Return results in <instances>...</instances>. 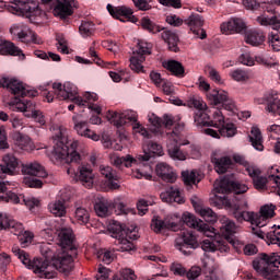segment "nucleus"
<instances>
[{
    "label": "nucleus",
    "mask_w": 280,
    "mask_h": 280,
    "mask_svg": "<svg viewBox=\"0 0 280 280\" xmlns=\"http://www.w3.org/2000/svg\"><path fill=\"white\" fill-rule=\"evenodd\" d=\"M74 240L75 235H73V230L70 228H61L58 231L61 253L54 255V250L49 247V244L40 246V253L45 258L32 260L30 254L19 247H13L12 253L28 270H33L35 275H39V277H44V279H54L56 275H58L56 270L63 275H69V272L73 270V256H71L70 253L75 250V248H73Z\"/></svg>",
    "instance_id": "nucleus-1"
},
{
    "label": "nucleus",
    "mask_w": 280,
    "mask_h": 280,
    "mask_svg": "<svg viewBox=\"0 0 280 280\" xmlns=\"http://www.w3.org/2000/svg\"><path fill=\"white\" fill-rule=\"evenodd\" d=\"M234 174H231V177L226 175L220 182L214 183V198L212 199V205L218 209H226L231 211L234 215L236 222H250L253 226H258L261 229L266 226V223L270 218H275V206L265 205L260 208L259 213L247 211L248 203L246 201L237 199L235 196H242L248 191V186L233 179ZM233 198H229L225 194H233Z\"/></svg>",
    "instance_id": "nucleus-2"
},
{
    "label": "nucleus",
    "mask_w": 280,
    "mask_h": 280,
    "mask_svg": "<svg viewBox=\"0 0 280 280\" xmlns=\"http://www.w3.org/2000/svg\"><path fill=\"white\" fill-rule=\"evenodd\" d=\"M54 151L52 156L68 164L67 174L75 183H81L88 189L93 187L95 175L91 165L82 163V156L75 151L77 144L71 142L67 136V129L58 128L52 136Z\"/></svg>",
    "instance_id": "nucleus-3"
},
{
    "label": "nucleus",
    "mask_w": 280,
    "mask_h": 280,
    "mask_svg": "<svg viewBox=\"0 0 280 280\" xmlns=\"http://www.w3.org/2000/svg\"><path fill=\"white\" fill-rule=\"evenodd\" d=\"M189 106L197 109L194 117L195 124L197 126L208 127L205 129V132L209 137H213V139H220V137L231 138L237 135V127H235V124L225 120L222 112H214L213 120H209V114L205 112L207 104H205L202 100L191 98L189 101Z\"/></svg>",
    "instance_id": "nucleus-4"
},
{
    "label": "nucleus",
    "mask_w": 280,
    "mask_h": 280,
    "mask_svg": "<svg viewBox=\"0 0 280 280\" xmlns=\"http://www.w3.org/2000/svg\"><path fill=\"white\" fill-rule=\"evenodd\" d=\"M0 86L8 89L16 100V106L19 110L24 113L25 117L31 115V113H36V104L32 100H22L23 97H36L38 95L37 91L27 90L23 82L16 79H10L8 77L0 78ZM22 97V98H21Z\"/></svg>",
    "instance_id": "nucleus-5"
},
{
    "label": "nucleus",
    "mask_w": 280,
    "mask_h": 280,
    "mask_svg": "<svg viewBox=\"0 0 280 280\" xmlns=\"http://www.w3.org/2000/svg\"><path fill=\"white\" fill-rule=\"evenodd\" d=\"M280 256L277 254H261L253 260V268L261 275L265 280H280Z\"/></svg>",
    "instance_id": "nucleus-6"
},
{
    "label": "nucleus",
    "mask_w": 280,
    "mask_h": 280,
    "mask_svg": "<svg viewBox=\"0 0 280 280\" xmlns=\"http://www.w3.org/2000/svg\"><path fill=\"white\" fill-rule=\"evenodd\" d=\"M108 119L114 126H116V128L132 126L133 130L144 137V139L152 138V132L148 131L145 127L139 124L137 112L135 110H126L122 113L109 112Z\"/></svg>",
    "instance_id": "nucleus-7"
},
{
    "label": "nucleus",
    "mask_w": 280,
    "mask_h": 280,
    "mask_svg": "<svg viewBox=\"0 0 280 280\" xmlns=\"http://www.w3.org/2000/svg\"><path fill=\"white\" fill-rule=\"evenodd\" d=\"M12 4L0 0V8H5L11 14L15 16H25V19H32V16H40L43 9L36 1L32 0H13Z\"/></svg>",
    "instance_id": "nucleus-8"
},
{
    "label": "nucleus",
    "mask_w": 280,
    "mask_h": 280,
    "mask_svg": "<svg viewBox=\"0 0 280 280\" xmlns=\"http://www.w3.org/2000/svg\"><path fill=\"white\" fill-rule=\"evenodd\" d=\"M108 231L112 233V237H115L118 250H121V253L135 250V244L130 240H137V235L126 229V225L113 220L109 222Z\"/></svg>",
    "instance_id": "nucleus-9"
},
{
    "label": "nucleus",
    "mask_w": 280,
    "mask_h": 280,
    "mask_svg": "<svg viewBox=\"0 0 280 280\" xmlns=\"http://www.w3.org/2000/svg\"><path fill=\"white\" fill-rule=\"evenodd\" d=\"M183 130H185V124L177 122L172 132H167L168 139L173 140L167 144L168 156L175 161H185L187 159V152L180 149V145H189V141L180 137Z\"/></svg>",
    "instance_id": "nucleus-10"
},
{
    "label": "nucleus",
    "mask_w": 280,
    "mask_h": 280,
    "mask_svg": "<svg viewBox=\"0 0 280 280\" xmlns=\"http://www.w3.org/2000/svg\"><path fill=\"white\" fill-rule=\"evenodd\" d=\"M22 173L26 176L23 179L26 187L34 189H40L43 187V180L38 178H47V171L38 162H31L22 166Z\"/></svg>",
    "instance_id": "nucleus-11"
},
{
    "label": "nucleus",
    "mask_w": 280,
    "mask_h": 280,
    "mask_svg": "<svg viewBox=\"0 0 280 280\" xmlns=\"http://www.w3.org/2000/svg\"><path fill=\"white\" fill-rule=\"evenodd\" d=\"M52 91H55L57 100H70L77 106H86V101L82 96H78V86L71 82H66L63 85L54 83Z\"/></svg>",
    "instance_id": "nucleus-12"
},
{
    "label": "nucleus",
    "mask_w": 280,
    "mask_h": 280,
    "mask_svg": "<svg viewBox=\"0 0 280 280\" xmlns=\"http://www.w3.org/2000/svg\"><path fill=\"white\" fill-rule=\"evenodd\" d=\"M44 5H50L54 16L69 19L73 15V8H78L75 0H40Z\"/></svg>",
    "instance_id": "nucleus-13"
},
{
    "label": "nucleus",
    "mask_w": 280,
    "mask_h": 280,
    "mask_svg": "<svg viewBox=\"0 0 280 280\" xmlns=\"http://www.w3.org/2000/svg\"><path fill=\"white\" fill-rule=\"evenodd\" d=\"M261 104L266 105V110L272 113L273 115L280 116V100L277 94H265ZM270 139H279L280 126L271 125L267 128Z\"/></svg>",
    "instance_id": "nucleus-14"
},
{
    "label": "nucleus",
    "mask_w": 280,
    "mask_h": 280,
    "mask_svg": "<svg viewBox=\"0 0 280 280\" xmlns=\"http://www.w3.org/2000/svg\"><path fill=\"white\" fill-rule=\"evenodd\" d=\"M152 54V44L143 40H139L133 56L130 58V69L136 73H143V62H145V56Z\"/></svg>",
    "instance_id": "nucleus-15"
},
{
    "label": "nucleus",
    "mask_w": 280,
    "mask_h": 280,
    "mask_svg": "<svg viewBox=\"0 0 280 280\" xmlns=\"http://www.w3.org/2000/svg\"><path fill=\"white\" fill-rule=\"evenodd\" d=\"M200 246L198 243V237L194 234V232L184 231L175 238V248L180 250L183 255L189 256L192 250H196Z\"/></svg>",
    "instance_id": "nucleus-16"
},
{
    "label": "nucleus",
    "mask_w": 280,
    "mask_h": 280,
    "mask_svg": "<svg viewBox=\"0 0 280 280\" xmlns=\"http://www.w3.org/2000/svg\"><path fill=\"white\" fill-rule=\"evenodd\" d=\"M10 34H12L14 38L21 40V43H34V45H40V43H43L34 31L24 25H12L10 28Z\"/></svg>",
    "instance_id": "nucleus-17"
},
{
    "label": "nucleus",
    "mask_w": 280,
    "mask_h": 280,
    "mask_svg": "<svg viewBox=\"0 0 280 280\" xmlns=\"http://www.w3.org/2000/svg\"><path fill=\"white\" fill-rule=\"evenodd\" d=\"M107 11L113 19L121 21V23H137V19L132 15L135 12L128 7H114L113 4H107Z\"/></svg>",
    "instance_id": "nucleus-18"
},
{
    "label": "nucleus",
    "mask_w": 280,
    "mask_h": 280,
    "mask_svg": "<svg viewBox=\"0 0 280 280\" xmlns=\"http://www.w3.org/2000/svg\"><path fill=\"white\" fill-rule=\"evenodd\" d=\"M184 23L190 27L192 34H195L197 38H200L201 40L207 38V31L202 28V25H205V19L202 15L192 13L184 21Z\"/></svg>",
    "instance_id": "nucleus-19"
},
{
    "label": "nucleus",
    "mask_w": 280,
    "mask_h": 280,
    "mask_svg": "<svg viewBox=\"0 0 280 280\" xmlns=\"http://www.w3.org/2000/svg\"><path fill=\"white\" fill-rule=\"evenodd\" d=\"M182 221L186 226H189V229H195L196 231H199L200 233H203L207 237L211 235V228L205 221L198 219L196 215L185 212L182 217Z\"/></svg>",
    "instance_id": "nucleus-20"
},
{
    "label": "nucleus",
    "mask_w": 280,
    "mask_h": 280,
    "mask_svg": "<svg viewBox=\"0 0 280 280\" xmlns=\"http://www.w3.org/2000/svg\"><path fill=\"white\" fill-rule=\"evenodd\" d=\"M71 200V194L67 190L60 191V197L51 205H49L50 213L56 218H65L67 215V202Z\"/></svg>",
    "instance_id": "nucleus-21"
},
{
    "label": "nucleus",
    "mask_w": 280,
    "mask_h": 280,
    "mask_svg": "<svg viewBox=\"0 0 280 280\" xmlns=\"http://www.w3.org/2000/svg\"><path fill=\"white\" fill-rule=\"evenodd\" d=\"M222 34H246V22L241 18H232L221 24Z\"/></svg>",
    "instance_id": "nucleus-22"
},
{
    "label": "nucleus",
    "mask_w": 280,
    "mask_h": 280,
    "mask_svg": "<svg viewBox=\"0 0 280 280\" xmlns=\"http://www.w3.org/2000/svg\"><path fill=\"white\" fill-rule=\"evenodd\" d=\"M208 101L211 106L228 107L231 108V100H229V93L224 90H212L207 94Z\"/></svg>",
    "instance_id": "nucleus-23"
},
{
    "label": "nucleus",
    "mask_w": 280,
    "mask_h": 280,
    "mask_svg": "<svg viewBox=\"0 0 280 280\" xmlns=\"http://www.w3.org/2000/svg\"><path fill=\"white\" fill-rule=\"evenodd\" d=\"M16 170H19V159H16L13 153L4 154L0 164V172H2V174H8L9 176H14Z\"/></svg>",
    "instance_id": "nucleus-24"
},
{
    "label": "nucleus",
    "mask_w": 280,
    "mask_h": 280,
    "mask_svg": "<svg viewBox=\"0 0 280 280\" xmlns=\"http://www.w3.org/2000/svg\"><path fill=\"white\" fill-rule=\"evenodd\" d=\"M160 198L162 202H167L172 205V202H176L177 205H184L185 197L183 196V191L177 186H171L164 192H161Z\"/></svg>",
    "instance_id": "nucleus-25"
},
{
    "label": "nucleus",
    "mask_w": 280,
    "mask_h": 280,
    "mask_svg": "<svg viewBox=\"0 0 280 280\" xmlns=\"http://www.w3.org/2000/svg\"><path fill=\"white\" fill-rule=\"evenodd\" d=\"M246 173L253 178L254 187L258 191H266L268 189V178L260 176L261 171L256 166H247Z\"/></svg>",
    "instance_id": "nucleus-26"
},
{
    "label": "nucleus",
    "mask_w": 280,
    "mask_h": 280,
    "mask_svg": "<svg viewBox=\"0 0 280 280\" xmlns=\"http://www.w3.org/2000/svg\"><path fill=\"white\" fill-rule=\"evenodd\" d=\"M72 121L74 124V130L80 137L92 139V141H100V135L89 128V122L79 120L78 116H73Z\"/></svg>",
    "instance_id": "nucleus-27"
},
{
    "label": "nucleus",
    "mask_w": 280,
    "mask_h": 280,
    "mask_svg": "<svg viewBox=\"0 0 280 280\" xmlns=\"http://www.w3.org/2000/svg\"><path fill=\"white\" fill-rule=\"evenodd\" d=\"M0 56H18L19 60H25V54L14 43L0 37Z\"/></svg>",
    "instance_id": "nucleus-28"
},
{
    "label": "nucleus",
    "mask_w": 280,
    "mask_h": 280,
    "mask_svg": "<svg viewBox=\"0 0 280 280\" xmlns=\"http://www.w3.org/2000/svg\"><path fill=\"white\" fill-rule=\"evenodd\" d=\"M151 229L154 233H161V231H180V224L172 222L167 219L161 220L159 217L153 218L151 221Z\"/></svg>",
    "instance_id": "nucleus-29"
},
{
    "label": "nucleus",
    "mask_w": 280,
    "mask_h": 280,
    "mask_svg": "<svg viewBox=\"0 0 280 280\" xmlns=\"http://www.w3.org/2000/svg\"><path fill=\"white\" fill-rule=\"evenodd\" d=\"M100 172L107 180L109 189H119V175L117 171L113 170V166H100Z\"/></svg>",
    "instance_id": "nucleus-30"
},
{
    "label": "nucleus",
    "mask_w": 280,
    "mask_h": 280,
    "mask_svg": "<svg viewBox=\"0 0 280 280\" xmlns=\"http://www.w3.org/2000/svg\"><path fill=\"white\" fill-rule=\"evenodd\" d=\"M10 185H12V183L8 180H0V194H5L7 191L5 195L0 196V202H13V205H19L21 199L19 195L10 191Z\"/></svg>",
    "instance_id": "nucleus-31"
},
{
    "label": "nucleus",
    "mask_w": 280,
    "mask_h": 280,
    "mask_svg": "<svg viewBox=\"0 0 280 280\" xmlns=\"http://www.w3.org/2000/svg\"><path fill=\"white\" fill-rule=\"evenodd\" d=\"M156 175L164 180V183H175L176 173L174 168L167 165V163L161 162L155 167Z\"/></svg>",
    "instance_id": "nucleus-32"
},
{
    "label": "nucleus",
    "mask_w": 280,
    "mask_h": 280,
    "mask_svg": "<svg viewBox=\"0 0 280 280\" xmlns=\"http://www.w3.org/2000/svg\"><path fill=\"white\" fill-rule=\"evenodd\" d=\"M221 234L230 244L233 243V235H235V231H237V225L226 217L221 219Z\"/></svg>",
    "instance_id": "nucleus-33"
},
{
    "label": "nucleus",
    "mask_w": 280,
    "mask_h": 280,
    "mask_svg": "<svg viewBox=\"0 0 280 280\" xmlns=\"http://www.w3.org/2000/svg\"><path fill=\"white\" fill-rule=\"evenodd\" d=\"M212 163L214 164V170L217 174H226L229 170L233 167V160L229 156L223 158H211Z\"/></svg>",
    "instance_id": "nucleus-34"
},
{
    "label": "nucleus",
    "mask_w": 280,
    "mask_h": 280,
    "mask_svg": "<svg viewBox=\"0 0 280 280\" xmlns=\"http://www.w3.org/2000/svg\"><path fill=\"white\" fill-rule=\"evenodd\" d=\"M148 152H144L143 155H139V161L148 162L152 156H163V147L154 141L148 142Z\"/></svg>",
    "instance_id": "nucleus-35"
},
{
    "label": "nucleus",
    "mask_w": 280,
    "mask_h": 280,
    "mask_svg": "<svg viewBox=\"0 0 280 280\" xmlns=\"http://www.w3.org/2000/svg\"><path fill=\"white\" fill-rule=\"evenodd\" d=\"M163 67L166 71H170L172 75H175V78H185V67H183L180 61L171 59L163 62Z\"/></svg>",
    "instance_id": "nucleus-36"
},
{
    "label": "nucleus",
    "mask_w": 280,
    "mask_h": 280,
    "mask_svg": "<svg viewBox=\"0 0 280 280\" xmlns=\"http://www.w3.org/2000/svg\"><path fill=\"white\" fill-rule=\"evenodd\" d=\"M265 40L266 36L261 32L247 31L245 33V43H247V45H252V47H259V45H264Z\"/></svg>",
    "instance_id": "nucleus-37"
},
{
    "label": "nucleus",
    "mask_w": 280,
    "mask_h": 280,
    "mask_svg": "<svg viewBox=\"0 0 280 280\" xmlns=\"http://www.w3.org/2000/svg\"><path fill=\"white\" fill-rule=\"evenodd\" d=\"M257 22L265 27L271 26L272 30H280V14L273 13L271 18L261 15L257 18Z\"/></svg>",
    "instance_id": "nucleus-38"
},
{
    "label": "nucleus",
    "mask_w": 280,
    "mask_h": 280,
    "mask_svg": "<svg viewBox=\"0 0 280 280\" xmlns=\"http://www.w3.org/2000/svg\"><path fill=\"white\" fill-rule=\"evenodd\" d=\"M249 141L255 150L264 152V138L261 137V130H259V128H252Z\"/></svg>",
    "instance_id": "nucleus-39"
},
{
    "label": "nucleus",
    "mask_w": 280,
    "mask_h": 280,
    "mask_svg": "<svg viewBox=\"0 0 280 280\" xmlns=\"http://www.w3.org/2000/svg\"><path fill=\"white\" fill-rule=\"evenodd\" d=\"M149 121L152 124V126H155V128H161V126H165V128H172L174 126L175 120L170 115H164V118H159V116L152 114L149 116Z\"/></svg>",
    "instance_id": "nucleus-40"
},
{
    "label": "nucleus",
    "mask_w": 280,
    "mask_h": 280,
    "mask_svg": "<svg viewBox=\"0 0 280 280\" xmlns=\"http://www.w3.org/2000/svg\"><path fill=\"white\" fill-rule=\"evenodd\" d=\"M162 40L166 42L170 51H178V35L172 31H163Z\"/></svg>",
    "instance_id": "nucleus-41"
},
{
    "label": "nucleus",
    "mask_w": 280,
    "mask_h": 280,
    "mask_svg": "<svg viewBox=\"0 0 280 280\" xmlns=\"http://www.w3.org/2000/svg\"><path fill=\"white\" fill-rule=\"evenodd\" d=\"M192 206L195 207V211L199 213L203 218L206 222L213 223L217 222L218 215L211 208H205L201 206H196V202L192 201Z\"/></svg>",
    "instance_id": "nucleus-42"
},
{
    "label": "nucleus",
    "mask_w": 280,
    "mask_h": 280,
    "mask_svg": "<svg viewBox=\"0 0 280 280\" xmlns=\"http://www.w3.org/2000/svg\"><path fill=\"white\" fill-rule=\"evenodd\" d=\"M94 210L98 218H107V215H110L113 207L110 206V202H108V200L102 199L94 205Z\"/></svg>",
    "instance_id": "nucleus-43"
},
{
    "label": "nucleus",
    "mask_w": 280,
    "mask_h": 280,
    "mask_svg": "<svg viewBox=\"0 0 280 280\" xmlns=\"http://www.w3.org/2000/svg\"><path fill=\"white\" fill-rule=\"evenodd\" d=\"M112 162L116 167H132V164L137 163V160L132 155L114 156Z\"/></svg>",
    "instance_id": "nucleus-44"
},
{
    "label": "nucleus",
    "mask_w": 280,
    "mask_h": 280,
    "mask_svg": "<svg viewBox=\"0 0 280 280\" xmlns=\"http://www.w3.org/2000/svg\"><path fill=\"white\" fill-rule=\"evenodd\" d=\"M5 229H10L11 233H14V235H21V233L24 231L22 223L8 217L4 219V230Z\"/></svg>",
    "instance_id": "nucleus-45"
},
{
    "label": "nucleus",
    "mask_w": 280,
    "mask_h": 280,
    "mask_svg": "<svg viewBox=\"0 0 280 280\" xmlns=\"http://www.w3.org/2000/svg\"><path fill=\"white\" fill-rule=\"evenodd\" d=\"M83 100L86 102L84 106H89L90 110H94L97 115L102 114V107L95 105L91 102H97V95L95 93L85 92L83 95Z\"/></svg>",
    "instance_id": "nucleus-46"
},
{
    "label": "nucleus",
    "mask_w": 280,
    "mask_h": 280,
    "mask_svg": "<svg viewBox=\"0 0 280 280\" xmlns=\"http://www.w3.org/2000/svg\"><path fill=\"white\" fill-rule=\"evenodd\" d=\"M140 23H141V27L144 28L150 34H159V32H163V30H165L160 25H158L156 23L152 22V20L148 18H142Z\"/></svg>",
    "instance_id": "nucleus-47"
},
{
    "label": "nucleus",
    "mask_w": 280,
    "mask_h": 280,
    "mask_svg": "<svg viewBox=\"0 0 280 280\" xmlns=\"http://www.w3.org/2000/svg\"><path fill=\"white\" fill-rule=\"evenodd\" d=\"M162 89H163V93L164 95H170V102L171 104H175V106H182L183 105V101H180V98H175L174 96V85L167 81H164L162 84Z\"/></svg>",
    "instance_id": "nucleus-48"
},
{
    "label": "nucleus",
    "mask_w": 280,
    "mask_h": 280,
    "mask_svg": "<svg viewBox=\"0 0 280 280\" xmlns=\"http://www.w3.org/2000/svg\"><path fill=\"white\" fill-rule=\"evenodd\" d=\"M182 177L184 184L188 187H191V185H198V183H200V179H198V171L195 170L182 172Z\"/></svg>",
    "instance_id": "nucleus-49"
},
{
    "label": "nucleus",
    "mask_w": 280,
    "mask_h": 280,
    "mask_svg": "<svg viewBox=\"0 0 280 280\" xmlns=\"http://www.w3.org/2000/svg\"><path fill=\"white\" fill-rule=\"evenodd\" d=\"M74 218L78 224H83L84 226H86V224H89L91 220V214L89 213V210L80 207L77 208L74 212Z\"/></svg>",
    "instance_id": "nucleus-50"
},
{
    "label": "nucleus",
    "mask_w": 280,
    "mask_h": 280,
    "mask_svg": "<svg viewBox=\"0 0 280 280\" xmlns=\"http://www.w3.org/2000/svg\"><path fill=\"white\" fill-rule=\"evenodd\" d=\"M89 55L91 56L93 62H95V65H97L98 67H104L105 69H113L117 65V62L115 61L104 63V60H102L100 56H97V51H95V48L93 47H90Z\"/></svg>",
    "instance_id": "nucleus-51"
},
{
    "label": "nucleus",
    "mask_w": 280,
    "mask_h": 280,
    "mask_svg": "<svg viewBox=\"0 0 280 280\" xmlns=\"http://www.w3.org/2000/svg\"><path fill=\"white\" fill-rule=\"evenodd\" d=\"M144 168H137L133 171V177L141 179L145 178V180H152V166L150 164H143Z\"/></svg>",
    "instance_id": "nucleus-52"
},
{
    "label": "nucleus",
    "mask_w": 280,
    "mask_h": 280,
    "mask_svg": "<svg viewBox=\"0 0 280 280\" xmlns=\"http://www.w3.org/2000/svg\"><path fill=\"white\" fill-rule=\"evenodd\" d=\"M79 32L83 38H89V36H93V32H95V23L89 21H82Z\"/></svg>",
    "instance_id": "nucleus-53"
},
{
    "label": "nucleus",
    "mask_w": 280,
    "mask_h": 280,
    "mask_svg": "<svg viewBox=\"0 0 280 280\" xmlns=\"http://www.w3.org/2000/svg\"><path fill=\"white\" fill-rule=\"evenodd\" d=\"M113 280H137L135 270L126 268L120 271V276H114Z\"/></svg>",
    "instance_id": "nucleus-54"
},
{
    "label": "nucleus",
    "mask_w": 280,
    "mask_h": 280,
    "mask_svg": "<svg viewBox=\"0 0 280 280\" xmlns=\"http://www.w3.org/2000/svg\"><path fill=\"white\" fill-rule=\"evenodd\" d=\"M268 44H269V47H271L275 51H280V34L269 33Z\"/></svg>",
    "instance_id": "nucleus-55"
},
{
    "label": "nucleus",
    "mask_w": 280,
    "mask_h": 280,
    "mask_svg": "<svg viewBox=\"0 0 280 280\" xmlns=\"http://www.w3.org/2000/svg\"><path fill=\"white\" fill-rule=\"evenodd\" d=\"M18 145L21 148V150H30V148H32V139H30L27 136L19 135Z\"/></svg>",
    "instance_id": "nucleus-56"
},
{
    "label": "nucleus",
    "mask_w": 280,
    "mask_h": 280,
    "mask_svg": "<svg viewBox=\"0 0 280 280\" xmlns=\"http://www.w3.org/2000/svg\"><path fill=\"white\" fill-rule=\"evenodd\" d=\"M231 75L236 82H244L248 80V73L242 69H236L232 71Z\"/></svg>",
    "instance_id": "nucleus-57"
},
{
    "label": "nucleus",
    "mask_w": 280,
    "mask_h": 280,
    "mask_svg": "<svg viewBox=\"0 0 280 280\" xmlns=\"http://www.w3.org/2000/svg\"><path fill=\"white\" fill-rule=\"evenodd\" d=\"M26 117H32L36 121V124H39V126H45L47 124V120H45V115H43V112H32L31 114H26Z\"/></svg>",
    "instance_id": "nucleus-58"
},
{
    "label": "nucleus",
    "mask_w": 280,
    "mask_h": 280,
    "mask_svg": "<svg viewBox=\"0 0 280 280\" xmlns=\"http://www.w3.org/2000/svg\"><path fill=\"white\" fill-rule=\"evenodd\" d=\"M57 45L58 46V51L61 54H69V46H67V39L62 35H57L56 36Z\"/></svg>",
    "instance_id": "nucleus-59"
},
{
    "label": "nucleus",
    "mask_w": 280,
    "mask_h": 280,
    "mask_svg": "<svg viewBox=\"0 0 280 280\" xmlns=\"http://www.w3.org/2000/svg\"><path fill=\"white\" fill-rule=\"evenodd\" d=\"M161 5H165L166 8H174L175 10H178L183 8V1L182 0H158Z\"/></svg>",
    "instance_id": "nucleus-60"
},
{
    "label": "nucleus",
    "mask_w": 280,
    "mask_h": 280,
    "mask_svg": "<svg viewBox=\"0 0 280 280\" xmlns=\"http://www.w3.org/2000/svg\"><path fill=\"white\" fill-rule=\"evenodd\" d=\"M208 75L212 82H215L217 84H222V77H220V72L215 70V68L208 67Z\"/></svg>",
    "instance_id": "nucleus-61"
},
{
    "label": "nucleus",
    "mask_w": 280,
    "mask_h": 280,
    "mask_svg": "<svg viewBox=\"0 0 280 280\" xmlns=\"http://www.w3.org/2000/svg\"><path fill=\"white\" fill-rule=\"evenodd\" d=\"M166 23L173 27H180V25H183V19L178 18L176 14H171L166 16Z\"/></svg>",
    "instance_id": "nucleus-62"
},
{
    "label": "nucleus",
    "mask_w": 280,
    "mask_h": 280,
    "mask_svg": "<svg viewBox=\"0 0 280 280\" xmlns=\"http://www.w3.org/2000/svg\"><path fill=\"white\" fill-rule=\"evenodd\" d=\"M110 270L102 265L98 266L97 273H96V280H106L108 279Z\"/></svg>",
    "instance_id": "nucleus-63"
},
{
    "label": "nucleus",
    "mask_w": 280,
    "mask_h": 280,
    "mask_svg": "<svg viewBox=\"0 0 280 280\" xmlns=\"http://www.w3.org/2000/svg\"><path fill=\"white\" fill-rule=\"evenodd\" d=\"M148 200L145 199H140L137 202V209H138V213L139 215H145V213H148Z\"/></svg>",
    "instance_id": "nucleus-64"
}]
</instances>
